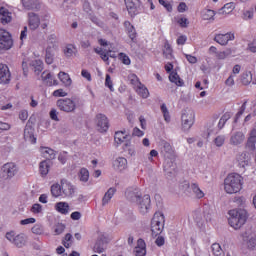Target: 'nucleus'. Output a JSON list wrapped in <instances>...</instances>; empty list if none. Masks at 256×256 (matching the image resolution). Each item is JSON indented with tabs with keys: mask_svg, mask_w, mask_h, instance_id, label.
Segmentation results:
<instances>
[{
	"mask_svg": "<svg viewBox=\"0 0 256 256\" xmlns=\"http://www.w3.org/2000/svg\"><path fill=\"white\" fill-rule=\"evenodd\" d=\"M53 49L51 47L46 48V63L47 65H51L53 63Z\"/></svg>",
	"mask_w": 256,
	"mask_h": 256,
	"instance_id": "obj_51",
	"label": "nucleus"
},
{
	"mask_svg": "<svg viewBox=\"0 0 256 256\" xmlns=\"http://www.w3.org/2000/svg\"><path fill=\"white\" fill-rule=\"evenodd\" d=\"M13 245L21 249L27 245V236L25 234H18L14 239Z\"/></svg>",
	"mask_w": 256,
	"mask_h": 256,
	"instance_id": "obj_30",
	"label": "nucleus"
},
{
	"mask_svg": "<svg viewBox=\"0 0 256 256\" xmlns=\"http://www.w3.org/2000/svg\"><path fill=\"white\" fill-rule=\"evenodd\" d=\"M163 55L166 59H173V49L168 41L164 43Z\"/></svg>",
	"mask_w": 256,
	"mask_h": 256,
	"instance_id": "obj_37",
	"label": "nucleus"
},
{
	"mask_svg": "<svg viewBox=\"0 0 256 256\" xmlns=\"http://www.w3.org/2000/svg\"><path fill=\"white\" fill-rule=\"evenodd\" d=\"M28 23L29 28L32 31H35V29L39 28V25L41 24V19H39V16L33 12L28 13Z\"/></svg>",
	"mask_w": 256,
	"mask_h": 256,
	"instance_id": "obj_22",
	"label": "nucleus"
},
{
	"mask_svg": "<svg viewBox=\"0 0 256 256\" xmlns=\"http://www.w3.org/2000/svg\"><path fill=\"white\" fill-rule=\"evenodd\" d=\"M58 78L65 87H71L72 80L71 77H69V74L65 72H60L58 73Z\"/></svg>",
	"mask_w": 256,
	"mask_h": 256,
	"instance_id": "obj_35",
	"label": "nucleus"
},
{
	"mask_svg": "<svg viewBox=\"0 0 256 256\" xmlns=\"http://www.w3.org/2000/svg\"><path fill=\"white\" fill-rule=\"evenodd\" d=\"M125 5L128 13H130V15H133L135 13V3H133V0H125Z\"/></svg>",
	"mask_w": 256,
	"mask_h": 256,
	"instance_id": "obj_54",
	"label": "nucleus"
},
{
	"mask_svg": "<svg viewBox=\"0 0 256 256\" xmlns=\"http://www.w3.org/2000/svg\"><path fill=\"white\" fill-rule=\"evenodd\" d=\"M0 47L1 49H11L13 47L11 34L3 28H0Z\"/></svg>",
	"mask_w": 256,
	"mask_h": 256,
	"instance_id": "obj_10",
	"label": "nucleus"
},
{
	"mask_svg": "<svg viewBox=\"0 0 256 256\" xmlns=\"http://www.w3.org/2000/svg\"><path fill=\"white\" fill-rule=\"evenodd\" d=\"M75 53H77V48H75V46H73V44H68L64 49V54L67 57H73V55H75Z\"/></svg>",
	"mask_w": 256,
	"mask_h": 256,
	"instance_id": "obj_45",
	"label": "nucleus"
},
{
	"mask_svg": "<svg viewBox=\"0 0 256 256\" xmlns=\"http://www.w3.org/2000/svg\"><path fill=\"white\" fill-rule=\"evenodd\" d=\"M50 168H51V164L49 163V161L44 160L40 162L39 171H40L41 177H47V175H49Z\"/></svg>",
	"mask_w": 256,
	"mask_h": 256,
	"instance_id": "obj_31",
	"label": "nucleus"
},
{
	"mask_svg": "<svg viewBox=\"0 0 256 256\" xmlns=\"http://www.w3.org/2000/svg\"><path fill=\"white\" fill-rule=\"evenodd\" d=\"M165 223V216L161 212H156L151 221V231L153 237H157V235H161L163 231V226Z\"/></svg>",
	"mask_w": 256,
	"mask_h": 256,
	"instance_id": "obj_4",
	"label": "nucleus"
},
{
	"mask_svg": "<svg viewBox=\"0 0 256 256\" xmlns=\"http://www.w3.org/2000/svg\"><path fill=\"white\" fill-rule=\"evenodd\" d=\"M125 197L131 203H136L140 200V198L143 197V193L141 192V189H139V187L133 186V187H129L125 191Z\"/></svg>",
	"mask_w": 256,
	"mask_h": 256,
	"instance_id": "obj_9",
	"label": "nucleus"
},
{
	"mask_svg": "<svg viewBox=\"0 0 256 256\" xmlns=\"http://www.w3.org/2000/svg\"><path fill=\"white\" fill-rule=\"evenodd\" d=\"M136 205H138L139 211L142 215L149 213V209H151V196L148 194L142 196L140 200L136 202Z\"/></svg>",
	"mask_w": 256,
	"mask_h": 256,
	"instance_id": "obj_14",
	"label": "nucleus"
},
{
	"mask_svg": "<svg viewBox=\"0 0 256 256\" xmlns=\"http://www.w3.org/2000/svg\"><path fill=\"white\" fill-rule=\"evenodd\" d=\"M96 119L98 131H100V133H105L109 129V120L107 119V116L98 114Z\"/></svg>",
	"mask_w": 256,
	"mask_h": 256,
	"instance_id": "obj_17",
	"label": "nucleus"
},
{
	"mask_svg": "<svg viewBox=\"0 0 256 256\" xmlns=\"http://www.w3.org/2000/svg\"><path fill=\"white\" fill-rule=\"evenodd\" d=\"M212 253L215 256H225V253L223 252V249L219 243L212 244Z\"/></svg>",
	"mask_w": 256,
	"mask_h": 256,
	"instance_id": "obj_44",
	"label": "nucleus"
},
{
	"mask_svg": "<svg viewBox=\"0 0 256 256\" xmlns=\"http://www.w3.org/2000/svg\"><path fill=\"white\" fill-rule=\"evenodd\" d=\"M225 139V135H218L214 139V145H216V147H223V145H225Z\"/></svg>",
	"mask_w": 256,
	"mask_h": 256,
	"instance_id": "obj_52",
	"label": "nucleus"
},
{
	"mask_svg": "<svg viewBox=\"0 0 256 256\" xmlns=\"http://www.w3.org/2000/svg\"><path fill=\"white\" fill-rule=\"evenodd\" d=\"M80 181H82L83 183H87L89 181V170H87L86 168H82L80 170Z\"/></svg>",
	"mask_w": 256,
	"mask_h": 256,
	"instance_id": "obj_49",
	"label": "nucleus"
},
{
	"mask_svg": "<svg viewBox=\"0 0 256 256\" xmlns=\"http://www.w3.org/2000/svg\"><path fill=\"white\" fill-rule=\"evenodd\" d=\"M31 231L34 235H43V233H45V228L41 224H35Z\"/></svg>",
	"mask_w": 256,
	"mask_h": 256,
	"instance_id": "obj_47",
	"label": "nucleus"
},
{
	"mask_svg": "<svg viewBox=\"0 0 256 256\" xmlns=\"http://www.w3.org/2000/svg\"><path fill=\"white\" fill-rule=\"evenodd\" d=\"M105 86L110 89V91H115L113 88V82L111 81V76L109 74L106 75Z\"/></svg>",
	"mask_w": 256,
	"mask_h": 256,
	"instance_id": "obj_60",
	"label": "nucleus"
},
{
	"mask_svg": "<svg viewBox=\"0 0 256 256\" xmlns=\"http://www.w3.org/2000/svg\"><path fill=\"white\" fill-rule=\"evenodd\" d=\"M161 153L166 158L164 162V171L166 173H173L176 167L173 162V159H175V150L173 149V146L168 142H164L161 148Z\"/></svg>",
	"mask_w": 256,
	"mask_h": 256,
	"instance_id": "obj_3",
	"label": "nucleus"
},
{
	"mask_svg": "<svg viewBox=\"0 0 256 256\" xmlns=\"http://www.w3.org/2000/svg\"><path fill=\"white\" fill-rule=\"evenodd\" d=\"M115 193H117V189L111 187L107 190V192L104 194L102 198V207H105L106 205H109V202L111 199H113Z\"/></svg>",
	"mask_w": 256,
	"mask_h": 256,
	"instance_id": "obj_28",
	"label": "nucleus"
},
{
	"mask_svg": "<svg viewBox=\"0 0 256 256\" xmlns=\"http://www.w3.org/2000/svg\"><path fill=\"white\" fill-rule=\"evenodd\" d=\"M127 165L128 163L125 157H118L113 162V169L121 173L127 169Z\"/></svg>",
	"mask_w": 256,
	"mask_h": 256,
	"instance_id": "obj_20",
	"label": "nucleus"
},
{
	"mask_svg": "<svg viewBox=\"0 0 256 256\" xmlns=\"http://www.w3.org/2000/svg\"><path fill=\"white\" fill-rule=\"evenodd\" d=\"M11 81V72L9 67L5 64H0V83H8Z\"/></svg>",
	"mask_w": 256,
	"mask_h": 256,
	"instance_id": "obj_21",
	"label": "nucleus"
},
{
	"mask_svg": "<svg viewBox=\"0 0 256 256\" xmlns=\"http://www.w3.org/2000/svg\"><path fill=\"white\" fill-rule=\"evenodd\" d=\"M161 112L163 113L164 120L166 123L171 122V115L169 114V109H167V105L162 104L161 105Z\"/></svg>",
	"mask_w": 256,
	"mask_h": 256,
	"instance_id": "obj_48",
	"label": "nucleus"
},
{
	"mask_svg": "<svg viewBox=\"0 0 256 256\" xmlns=\"http://www.w3.org/2000/svg\"><path fill=\"white\" fill-rule=\"evenodd\" d=\"M231 117H233L231 112L224 113L218 122V129H223L225 127V123H227Z\"/></svg>",
	"mask_w": 256,
	"mask_h": 256,
	"instance_id": "obj_38",
	"label": "nucleus"
},
{
	"mask_svg": "<svg viewBox=\"0 0 256 256\" xmlns=\"http://www.w3.org/2000/svg\"><path fill=\"white\" fill-rule=\"evenodd\" d=\"M248 248L249 249H255L256 247V238H249L248 242H247Z\"/></svg>",
	"mask_w": 256,
	"mask_h": 256,
	"instance_id": "obj_64",
	"label": "nucleus"
},
{
	"mask_svg": "<svg viewBox=\"0 0 256 256\" xmlns=\"http://www.w3.org/2000/svg\"><path fill=\"white\" fill-rule=\"evenodd\" d=\"M214 41L218 43V45L225 47L229 44V41H235V33L228 32L226 34H215Z\"/></svg>",
	"mask_w": 256,
	"mask_h": 256,
	"instance_id": "obj_12",
	"label": "nucleus"
},
{
	"mask_svg": "<svg viewBox=\"0 0 256 256\" xmlns=\"http://www.w3.org/2000/svg\"><path fill=\"white\" fill-rule=\"evenodd\" d=\"M228 215V223L233 229H241L247 222V211L243 209L230 210Z\"/></svg>",
	"mask_w": 256,
	"mask_h": 256,
	"instance_id": "obj_2",
	"label": "nucleus"
},
{
	"mask_svg": "<svg viewBox=\"0 0 256 256\" xmlns=\"http://www.w3.org/2000/svg\"><path fill=\"white\" fill-rule=\"evenodd\" d=\"M107 249V244L103 240H97L94 244L93 251L94 253H103Z\"/></svg>",
	"mask_w": 256,
	"mask_h": 256,
	"instance_id": "obj_36",
	"label": "nucleus"
},
{
	"mask_svg": "<svg viewBox=\"0 0 256 256\" xmlns=\"http://www.w3.org/2000/svg\"><path fill=\"white\" fill-rule=\"evenodd\" d=\"M256 129H252L249 133V137L246 143V147L247 149H249L250 151H255L256 149Z\"/></svg>",
	"mask_w": 256,
	"mask_h": 256,
	"instance_id": "obj_26",
	"label": "nucleus"
},
{
	"mask_svg": "<svg viewBox=\"0 0 256 256\" xmlns=\"http://www.w3.org/2000/svg\"><path fill=\"white\" fill-rule=\"evenodd\" d=\"M136 93H138L140 95V97H142L143 99H147V97H149V90L147 89V87H145V85H143L142 83L135 89Z\"/></svg>",
	"mask_w": 256,
	"mask_h": 256,
	"instance_id": "obj_39",
	"label": "nucleus"
},
{
	"mask_svg": "<svg viewBox=\"0 0 256 256\" xmlns=\"http://www.w3.org/2000/svg\"><path fill=\"white\" fill-rule=\"evenodd\" d=\"M182 189L183 191H187V189H190L193 195L196 197V199H203V197H205V192L201 190L199 184L197 183H191L190 185L189 182H184L182 184Z\"/></svg>",
	"mask_w": 256,
	"mask_h": 256,
	"instance_id": "obj_11",
	"label": "nucleus"
},
{
	"mask_svg": "<svg viewBox=\"0 0 256 256\" xmlns=\"http://www.w3.org/2000/svg\"><path fill=\"white\" fill-rule=\"evenodd\" d=\"M51 193L54 197H62L61 182L51 186Z\"/></svg>",
	"mask_w": 256,
	"mask_h": 256,
	"instance_id": "obj_43",
	"label": "nucleus"
},
{
	"mask_svg": "<svg viewBox=\"0 0 256 256\" xmlns=\"http://www.w3.org/2000/svg\"><path fill=\"white\" fill-rule=\"evenodd\" d=\"M131 85H133L134 89H136L139 85H141V81H139V77L135 74H130L128 77Z\"/></svg>",
	"mask_w": 256,
	"mask_h": 256,
	"instance_id": "obj_50",
	"label": "nucleus"
},
{
	"mask_svg": "<svg viewBox=\"0 0 256 256\" xmlns=\"http://www.w3.org/2000/svg\"><path fill=\"white\" fill-rule=\"evenodd\" d=\"M30 211L34 215H39V213H43V206L39 203L33 204Z\"/></svg>",
	"mask_w": 256,
	"mask_h": 256,
	"instance_id": "obj_53",
	"label": "nucleus"
},
{
	"mask_svg": "<svg viewBox=\"0 0 256 256\" xmlns=\"http://www.w3.org/2000/svg\"><path fill=\"white\" fill-rule=\"evenodd\" d=\"M129 139V135L123 131H118L115 133L114 140L117 145H121V143H125Z\"/></svg>",
	"mask_w": 256,
	"mask_h": 256,
	"instance_id": "obj_32",
	"label": "nucleus"
},
{
	"mask_svg": "<svg viewBox=\"0 0 256 256\" xmlns=\"http://www.w3.org/2000/svg\"><path fill=\"white\" fill-rule=\"evenodd\" d=\"M245 109H247V101H245L242 106L240 107V110L237 112L235 119H234V123H237V121H239V117H241V115H243L245 113Z\"/></svg>",
	"mask_w": 256,
	"mask_h": 256,
	"instance_id": "obj_55",
	"label": "nucleus"
},
{
	"mask_svg": "<svg viewBox=\"0 0 256 256\" xmlns=\"http://www.w3.org/2000/svg\"><path fill=\"white\" fill-rule=\"evenodd\" d=\"M233 9H235V3H227L221 9L218 10V15H231V13H233Z\"/></svg>",
	"mask_w": 256,
	"mask_h": 256,
	"instance_id": "obj_29",
	"label": "nucleus"
},
{
	"mask_svg": "<svg viewBox=\"0 0 256 256\" xmlns=\"http://www.w3.org/2000/svg\"><path fill=\"white\" fill-rule=\"evenodd\" d=\"M243 189V177L238 173H230L224 180V191L229 195L239 193Z\"/></svg>",
	"mask_w": 256,
	"mask_h": 256,
	"instance_id": "obj_1",
	"label": "nucleus"
},
{
	"mask_svg": "<svg viewBox=\"0 0 256 256\" xmlns=\"http://www.w3.org/2000/svg\"><path fill=\"white\" fill-rule=\"evenodd\" d=\"M193 219L196 223L203 221H211V208L208 205L203 206V209H198L193 212Z\"/></svg>",
	"mask_w": 256,
	"mask_h": 256,
	"instance_id": "obj_7",
	"label": "nucleus"
},
{
	"mask_svg": "<svg viewBox=\"0 0 256 256\" xmlns=\"http://www.w3.org/2000/svg\"><path fill=\"white\" fill-rule=\"evenodd\" d=\"M63 231H65V224L59 223L54 228V233H56V235H61Z\"/></svg>",
	"mask_w": 256,
	"mask_h": 256,
	"instance_id": "obj_59",
	"label": "nucleus"
},
{
	"mask_svg": "<svg viewBox=\"0 0 256 256\" xmlns=\"http://www.w3.org/2000/svg\"><path fill=\"white\" fill-rule=\"evenodd\" d=\"M134 254H135V256H145V255H147L145 240L138 239L137 246L134 248Z\"/></svg>",
	"mask_w": 256,
	"mask_h": 256,
	"instance_id": "obj_25",
	"label": "nucleus"
},
{
	"mask_svg": "<svg viewBox=\"0 0 256 256\" xmlns=\"http://www.w3.org/2000/svg\"><path fill=\"white\" fill-rule=\"evenodd\" d=\"M30 65L34 68L35 73H41V71H43V60L41 59L32 61Z\"/></svg>",
	"mask_w": 256,
	"mask_h": 256,
	"instance_id": "obj_40",
	"label": "nucleus"
},
{
	"mask_svg": "<svg viewBox=\"0 0 256 256\" xmlns=\"http://www.w3.org/2000/svg\"><path fill=\"white\" fill-rule=\"evenodd\" d=\"M41 77H42L43 83H45V85H48V87H53V86L59 85V81H57L55 76L48 71H44L42 73Z\"/></svg>",
	"mask_w": 256,
	"mask_h": 256,
	"instance_id": "obj_19",
	"label": "nucleus"
},
{
	"mask_svg": "<svg viewBox=\"0 0 256 256\" xmlns=\"http://www.w3.org/2000/svg\"><path fill=\"white\" fill-rule=\"evenodd\" d=\"M17 237V235H15V233L13 231L11 232H7L6 233V239L10 242V243H14L15 242V238Z\"/></svg>",
	"mask_w": 256,
	"mask_h": 256,
	"instance_id": "obj_63",
	"label": "nucleus"
},
{
	"mask_svg": "<svg viewBox=\"0 0 256 256\" xmlns=\"http://www.w3.org/2000/svg\"><path fill=\"white\" fill-rule=\"evenodd\" d=\"M61 191L62 197H67L71 199L75 195V186L71 184V182L67 181L66 179L61 180Z\"/></svg>",
	"mask_w": 256,
	"mask_h": 256,
	"instance_id": "obj_13",
	"label": "nucleus"
},
{
	"mask_svg": "<svg viewBox=\"0 0 256 256\" xmlns=\"http://www.w3.org/2000/svg\"><path fill=\"white\" fill-rule=\"evenodd\" d=\"M41 156L44 159H47L48 161H51L57 157V153H55V150L51 149L50 147L42 146L39 149Z\"/></svg>",
	"mask_w": 256,
	"mask_h": 256,
	"instance_id": "obj_23",
	"label": "nucleus"
},
{
	"mask_svg": "<svg viewBox=\"0 0 256 256\" xmlns=\"http://www.w3.org/2000/svg\"><path fill=\"white\" fill-rule=\"evenodd\" d=\"M55 210L61 215H69L70 206L67 202H57L55 204Z\"/></svg>",
	"mask_w": 256,
	"mask_h": 256,
	"instance_id": "obj_27",
	"label": "nucleus"
},
{
	"mask_svg": "<svg viewBox=\"0 0 256 256\" xmlns=\"http://www.w3.org/2000/svg\"><path fill=\"white\" fill-rule=\"evenodd\" d=\"M53 97H67V92L63 89H57L53 92Z\"/></svg>",
	"mask_w": 256,
	"mask_h": 256,
	"instance_id": "obj_61",
	"label": "nucleus"
},
{
	"mask_svg": "<svg viewBox=\"0 0 256 256\" xmlns=\"http://www.w3.org/2000/svg\"><path fill=\"white\" fill-rule=\"evenodd\" d=\"M215 11L211 9H204L202 11V19L204 21H215Z\"/></svg>",
	"mask_w": 256,
	"mask_h": 256,
	"instance_id": "obj_34",
	"label": "nucleus"
},
{
	"mask_svg": "<svg viewBox=\"0 0 256 256\" xmlns=\"http://www.w3.org/2000/svg\"><path fill=\"white\" fill-rule=\"evenodd\" d=\"M24 139L25 141H28V143H37V138H35V129L33 126H31V124H26L24 129Z\"/></svg>",
	"mask_w": 256,
	"mask_h": 256,
	"instance_id": "obj_18",
	"label": "nucleus"
},
{
	"mask_svg": "<svg viewBox=\"0 0 256 256\" xmlns=\"http://www.w3.org/2000/svg\"><path fill=\"white\" fill-rule=\"evenodd\" d=\"M119 59H120V61H122L123 65H131V58H129V56H127V54L120 53Z\"/></svg>",
	"mask_w": 256,
	"mask_h": 256,
	"instance_id": "obj_58",
	"label": "nucleus"
},
{
	"mask_svg": "<svg viewBox=\"0 0 256 256\" xmlns=\"http://www.w3.org/2000/svg\"><path fill=\"white\" fill-rule=\"evenodd\" d=\"M13 19V16L11 15V12L3 6H0V21L2 25H7V23H11V20Z\"/></svg>",
	"mask_w": 256,
	"mask_h": 256,
	"instance_id": "obj_24",
	"label": "nucleus"
},
{
	"mask_svg": "<svg viewBox=\"0 0 256 256\" xmlns=\"http://www.w3.org/2000/svg\"><path fill=\"white\" fill-rule=\"evenodd\" d=\"M236 161L241 169H245L246 167H248L249 163H251V154L246 151L241 152L237 154Z\"/></svg>",
	"mask_w": 256,
	"mask_h": 256,
	"instance_id": "obj_15",
	"label": "nucleus"
},
{
	"mask_svg": "<svg viewBox=\"0 0 256 256\" xmlns=\"http://www.w3.org/2000/svg\"><path fill=\"white\" fill-rule=\"evenodd\" d=\"M22 5L25 9H28V11L37 9V3L35 0H22Z\"/></svg>",
	"mask_w": 256,
	"mask_h": 256,
	"instance_id": "obj_42",
	"label": "nucleus"
},
{
	"mask_svg": "<svg viewBox=\"0 0 256 256\" xmlns=\"http://www.w3.org/2000/svg\"><path fill=\"white\" fill-rule=\"evenodd\" d=\"M124 26L127 27L130 33V38L135 39V28L133 27V25H131V22L129 21L124 22Z\"/></svg>",
	"mask_w": 256,
	"mask_h": 256,
	"instance_id": "obj_56",
	"label": "nucleus"
},
{
	"mask_svg": "<svg viewBox=\"0 0 256 256\" xmlns=\"http://www.w3.org/2000/svg\"><path fill=\"white\" fill-rule=\"evenodd\" d=\"M229 55H231V49H227L225 51L216 53L217 59H221V60L227 59V57H229Z\"/></svg>",
	"mask_w": 256,
	"mask_h": 256,
	"instance_id": "obj_57",
	"label": "nucleus"
},
{
	"mask_svg": "<svg viewBox=\"0 0 256 256\" xmlns=\"http://www.w3.org/2000/svg\"><path fill=\"white\" fill-rule=\"evenodd\" d=\"M169 81H171V83H175V85H177V87H183V85H184L183 79H181V77H179V74H177V72L170 73Z\"/></svg>",
	"mask_w": 256,
	"mask_h": 256,
	"instance_id": "obj_33",
	"label": "nucleus"
},
{
	"mask_svg": "<svg viewBox=\"0 0 256 256\" xmlns=\"http://www.w3.org/2000/svg\"><path fill=\"white\" fill-rule=\"evenodd\" d=\"M195 123V111L192 109H185L182 111L181 126L182 131H189Z\"/></svg>",
	"mask_w": 256,
	"mask_h": 256,
	"instance_id": "obj_5",
	"label": "nucleus"
},
{
	"mask_svg": "<svg viewBox=\"0 0 256 256\" xmlns=\"http://www.w3.org/2000/svg\"><path fill=\"white\" fill-rule=\"evenodd\" d=\"M48 47H51L52 50L57 49V35L51 34L48 36Z\"/></svg>",
	"mask_w": 256,
	"mask_h": 256,
	"instance_id": "obj_46",
	"label": "nucleus"
},
{
	"mask_svg": "<svg viewBox=\"0 0 256 256\" xmlns=\"http://www.w3.org/2000/svg\"><path fill=\"white\" fill-rule=\"evenodd\" d=\"M50 115V119H52V121H59V112H57L56 109H52L49 113Z\"/></svg>",
	"mask_w": 256,
	"mask_h": 256,
	"instance_id": "obj_62",
	"label": "nucleus"
},
{
	"mask_svg": "<svg viewBox=\"0 0 256 256\" xmlns=\"http://www.w3.org/2000/svg\"><path fill=\"white\" fill-rule=\"evenodd\" d=\"M56 107L63 113H75L77 111V103L71 98H61L57 100Z\"/></svg>",
	"mask_w": 256,
	"mask_h": 256,
	"instance_id": "obj_6",
	"label": "nucleus"
},
{
	"mask_svg": "<svg viewBox=\"0 0 256 256\" xmlns=\"http://www.w3.org/2000/svg\"><path fill=\"white\" fill-rule=\"evenodd\" d=\"M245 141V133L241 131L232 132L230 136V145L239 147Z\"/></svg>",
	"mask_w": 256,
	"mask_h": 256,
	"instance_id": "obj_16",
	"label": "nucleus"
},
{
	"mask_svg": "<svg viewBox=\"0 0 256 256\" xmlns=\"http://www.w3.org/2000/svg\"><path fill=\"white\" fill-rule=\"evenodd\" d=\"M253 81V74L251 71H246L241 76V82L243 85H249Z\"/></svg>",
	"mask_w": 256,
	"mask_h": 256,
	"instance_id": "obj_41",
	"label": "nucleus"
},
{
	"mask_svg": "<svg viewBox=\"0 0 256 256\" xmlns=\"http://www.w3.org/2000/svg\"><path fill=\"white\" fill-rule=\"evenodd\" d=\"M3 179H13L19 173V167L14 162H8L1 168Z\"/></svg>",
	"mask_w": 256,
	"mask_h": 256,
	"instance_id": "obj_8",
	"label": "nucleus"
}]
</instances>
